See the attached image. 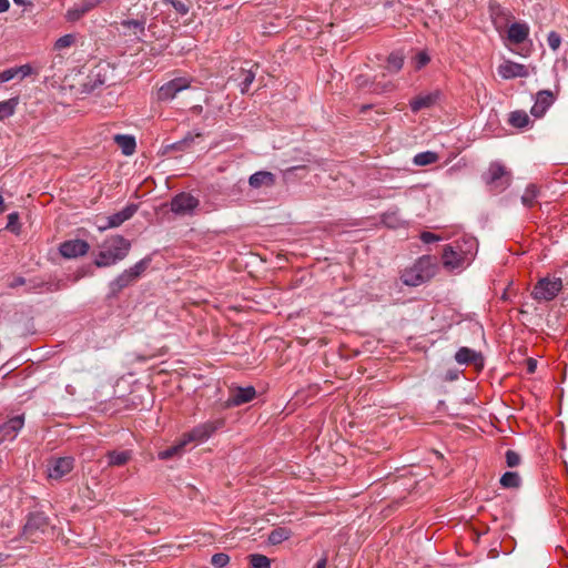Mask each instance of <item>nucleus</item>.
<instances>
[{
    "label": "nucleus",
    "instance_id": "f257e3e1",
    "mask_svg": "<svg viewBox=\"0 0 568 568\" xmlns=\"http://www.w3.org/2000/svg\"><path fill=\"white\" fill-rule=\"evenodd\" d=\"M477 250V240L465 235L444 246L442 254L443 266L450 272L463 270L474 260Z\"/></svg>",
    "mask_w": 568,
    "mask_h": 568
},
{
    "label": "nucleus",
    "instance_id": "f03ea898",
    "mask_svg": "<svg viewBox=\"0 0 568 568\" xmlns=\"http://www.w3.org/2000/svg\"><path fill=\"white\" fill-rule=\"evenodd\" d=\"M491 18L495 29L509 44H520L527 40L530 29L526 22L515 21L509 24L511 14L500 8L493 11Z\"/></svg>",
    "mask_w": 568,
    "mask_h": 568
},
{
    "label": "nucleus",
    "instance_id": "7ed1b4c3",
    "mask_svg": "<svg viewBox=\"0 0 568 568\" xmlns=\"http://www.w3.org/2000/svg\"><path fill=\"white\" fill-rule=\"evenodd\" d=\"M131 243L121 235H113L103 241L101 250L94 260L98 267H108L125 258Z\"/></svg>",
    "mask_w": 568,
    "mask_h": 568
},
{
    "label": "nucleus",
    "instance_id": "20e7f679",
    "mask_svg": "<svg viewBox=\"0 0 568 568\" xmlns=\"http://www.w3.org/2000/svg\"><path fill=\"white\" fill-rule=\"evenodd\" d=\"M436 272V258L423 255L410 267L402 272L400 280L407 286H418L434 277Z\"/></svg>",
    "mask_w": 568,
    "mask_h": 568
},
{
    "label": "nucleus",
    "instance_id": "39448f33",
    "mask_svg": "<svg viewBox=\"0 0 568 568\" xmlns=\"http://www.w3.org/2000/svg\"><path fill=\"white\" fill-rule=\"evenodd\" d=\"M224 425V418L206 420L193 427L190 432L184 433L181 437L185 442L186 446L189 444H201L207 440L215 432L223 428Z\"/></svg>",
    "mask_w": 568,
    "mask_h": 568
},
{
    "label": "nucleus",
    "instance_id": "423d86ee",
    "mask_svg": "<svg viewBox=\"0 0 568 568\" xmlns=\"http://www.w3.org/2000/svg\"><path fill=\"white\" fill-rule=\"evenodd\" d=\"M484 179L490 191L500 193L510 185L511 173L500 162H493Z\"/></svg>",
    "mask_w": 568,
    "mask_h": 568
},
{
    "label": "nucleus",
    "instance_id": "0eeeda50",
    "mask_svg": "<svg viewBox=\"0 0 568 568\" xmlns=\"http://www.w3.org/2000/svg\"><path fill=\"white\" fill-rule=\"evenodd\" d=\"M562 290V281L556 276L541 277L534 286L531 296L537 302L552 301Z\"/></svg>",
    "mask_w": 568,
    "mask_h": 568
},
{
    "label": "nucleus",
    "instance_id": "6e6552de",
    "mask_svg": "<svg viewBox=\"0 0 568 568\" xmlns=\"http://www.w3.org/2000/svg\"><path fill=\"white\" fill-rule=\"evenodd\" d=\"M191 80L187 78H175L162 84L156 91V100L160 102L171 101L176 94L189 89Z\"/></svg>",
    "mask_w": 568,
    "mask_h": 568
},
{
    "label": "nucleus",
    "instance_id": "1a4fd4ad",
    "mask_svg": "<svg viewBox=\"0 0 568 568\" xmlns=\"http://www.w3.org/2000/svg\"><path fill=\"white\" fill-rule=\"evenodd\" d=\"M200 201L190 193L181 192L171 201V211L180 215H191L199 206Z\"/></svg>",
    "mask_w": 568,
    "mask_h": 568
},
{
    "label": "nucleus",
    "instance_id": "9d476101",
    "mask_svg": "<svg viewBox=\"0 0 568 568\" xmlns=\"http://www.w3.org/2000/svg\"><path fill=\"white\" fill-rule=\"evenodd\" d=\"M499 77L504 80L529 77V68L525 64L504 60L497 68Z\"/></svg>",
    "mask_w": 568,
    "mask_h": 568
},
{
    "label": "nucleus",
    "instance_id": "9b49d317",
    "mask_svg": "<svg viewBox=\"0 0 568 568\" xmlns=\"http://www.w3.org/2000/svg\"><path fill=\"white\" fill-rule=\"evenodd\" d=\"M136 211H138V205L129 204L121 211L108 216L105 223L99 224L98 229H99V231L103 232L108 229L118 227L121 224H123L125 221L130 220L135 214Z\"/></svg>",
    "mask_w": 568,
    "mask_h": 568
},
{
    "label": "nucleus",
    "instance_id": "f8f14e48",
    "mask_svg": "<svg viewBox=\"0 0 568 568\" xmlns=\"http://www.w3.org/2000/svg\"><path fill=\"white\" fill-rule=\"evenodd\" d=\"M90 245L84 240H69L60 244L59 252L63 257L75 258L88 253Z\"/></svg>",
    "mask_w": 568,
    "mask_h": 568
},
{
    "label": "nucleus",
    "instance_id": "ddd939ff",
    "mask_svg": "<svg viewBox=\"0 0 568 568\" xmlns=\"http://www.w3.org/2000/svg\"><path fill=\"white\" fill-rule=\"evenodd\" d=\"M74 466V459L72 457H59L52 459L49 464V477L52 479H60L69 474Z\"/></svg>",
    "mask_w": 568,
    "mask_h": 568
},
{
    "label": "nucleus",
    "instance_id": "4468645a",
    "mask_svg": "<svg viewBox=\"0 0 568 568\" xmlns=\"http://www.w3.org/2000/svg\"><path fill=\"white\" fill-rule=\"evenodd\" d=\"M555 97L549 90H541L536 94V100L531 106L530 113L536 118H541L552 105Z\"/></svg>",
    "mask_w": 568,
    "mask_h": 568
},
{
    "label": "nucleus",
    "instance_id": "2eb2a0df",
    "mask_svg": "<svg viewBox=\"0 0 568 568\" xmlns=\"http://www.w3.org/2000/svg\"><path fill=\"white\" fill-rule=\"evenodd\" d=\"M256 396V390L253 386L237 387L231 390L230 397L226 402L229 407L240 406L253 400Z\"/></svg>",
    "mask_w": 568,
    "mask_h": 568
},
{
    "label": "nucleus",
    "instance_id": "dca6fc26",
    "mask_svg": "<svg viewBox=\"0 0 568 568\" xmlns=\"http://www.w3.org/2000/svg\"><path fill=\"white\" fill-rule=\"evenodd\" d=\"M24 425L23 415H18L10 418L8 422L0 426V439L1 440H13L18 433Z\"/></svg>",
    "mask_w": 568,
    "mask_h": 568
},
{
    "label": "nucleus",
    "instance_id": "f3484780",
    "mask_svg": "<svg viewBox=\"0 0 568 568\" xmlns=\"http://www.w3.org/2000/svg\"><path fill=\"white\" fill-rule=\"evenodd\" d=\"M50 527L48 517L44 513L36 511L28 516L24 524L23 532H45Z\"/></svg>",
    "mask_w": 568,
    "mask_h": 568
},
{
    "label": "nucleus",
    "instance_id": "a211bd4d",
    "mask_svg": "<svg viewBox=\"0 0 568 568\" xmlns=\"http://www.w3.org/2000/svg\"><path fill=\"white\" fill-rule=\"evenodd\" d=\"M38 73L31 64H22L20 67L9 68L0 72V83L8 82L13 79L23 80L24 78Z\"/></svg>",
    "mask_w": 568,
    "mask_h": 568
},
{
    "label": "nucleus",
    "instance_id": "6ab92c4d",
    "mask_svg": "<svg viewBox=\"0 0 568 568\" xmlns=\"http://www.w3.org/2000/svg\"><path fill=\"white\" fill-rule=\"evenodd\" d=\"M146 7L144 6V10L138 14V18L135 19H125L121 22V26L129 30L130 36H135L136 38H140L144 36L145 32V26L148 21V16L145 13Z\"/></svg>",
    "mask_w": 568,
    "mask_h": 568
},
{
    "label": "nucleus",
    "instance_id": "aec40b11",
    "mask_svg": "<svg viewBox=\"0 0 568 568\" xmlns=\"http://www.w3.org/2000/svg\"><path fill=\"white\" fill-rule=\"evenodd\" d=\"M248 184L253 189L271 187L275 184V175L268 171H258L250 176Z\"/></svg>",
    "mask_w": 568,
    "mask_h": 568
},
{
    "label": "nucleus",
    "instance_id": "412c9836",
    "mask_svg": "<svg viewBox=\"0 0 568 568\" xmlns=\"http://www.w3.org/2000/svg\"><path fill=\"white\" fill-rule=\"evenodd\" d=\"M437 99H438V92L420 94V95L414 98L409 102V106L413 112H418L423 109H427V108H430L432 105H434L435 102L437 101Z\"/></svg>",
    "mask_w": 568,
    "mask_h": 568
},
{
    "label": "nucleus",
    "instance_id": "4be33fe9",
    "mask_svg": "<svg viewBox=\"0 0 568 568\" xmlns=\"http://www.w3.org/2000/svg\"><path fill=\"white\" fill-rule=\"evenodd\" d=\"M114 142L121 149L122 153L126 156L132 155L136 149L135 138L128 134L114 135Z\"/></svg>",
    "mask_w": 568,
    "mask_h": 568
},
{
    "label": "nucleus",
    "instance_id": "5701e85b",
    "mask_svg": "<svg viewBox=\"0 0 568 568\" xmlns=\"http://www.w3.org/2000/svg\"><path fill=\"white\" fill-rule=\"evenodd\" d=\"M185 447H186V444L183 440V438L181 437L173 446H171L164 450H161L158 454V457L161 460H168V459H171L174 457H180L184 454Z\"/></svg>",
    "mask_w": 568,
    "mask_h": 568
},
{
    "label": "nucleus",
    "instance_id": "b1692460",
    "mask_svg": "<svg viewBox=\"0 0 568 568\" xmlns=\"http://www.w3.org/2000/svg\"><path fill=\"white\" fill-rule=\"evenodd\" d=\"M258 69V65L257 64H251L250 68H242L241 70V74H242V80L240 82V88H241V92L242 93H246L251 87V84L253 83L254 79H255V75H256V71Z\"/></svg>",
    "mask_w": 568,
    "mask_h": 568
},
{
    "label": "nucleus",
    "instance_id": "393cba45",
    "mask_svg": "<svg viewBox=\"0 0 568 568\" xmlns=\"http://www.w3.org/2000/svg\"><path fill=\"white\" fill-rule=\"evenodd\" d=\"M455 359L458 364L467 365L480 359V354L468 347H460L455 354Z\"/></svg>",
    "mask_w": 568,
    "mask_h": 568
},
{
    "label": "nucleus",
    "instance_id": "a878e982",
    "mask_svg": "<svg viewBox=\"0 0 568 568\" xmlns=\"http://www.w3.org/2000/svg\"><path fill=\"white\" fill-rule=\"evenodd\" d=\"M134 282V280L131 277V275L123 271L116 278H114L110 283V292L113 295H116L120 293L123 288L131 285Z\"/></svg>",
    "mask_w": 568,
    "mask_h": 568
},
{
    "label": "nucleus",
    "instance_id": "bb28decb",
    "mask_svg": "<svg viewBox=\"0 0 568 568\" xmlns=\"http://www.w3.org/2000/svg\"><path fill=\"white\" fill-rule=\"evenodd\" d=\"M132 458L131 450H121V452H109L108 453V464L109 466H123Z\"/></svg>",
    "mask_w": 568,
    "mask_h": 568
},
{
    "label": "nucleus",
    "instance_id": "cd10ccee",
    "mask_svg": "<svg viewBox=\"0 0 568 568\" xmlns=\"http://www.w3.org/2000/svg\"><path fill=\"white\" fill-rule=\"evenodd\" d=\"M509 124L517 129H525L528 126L530 119L525 111H514L509 114Z\"/></svg>",
    "mask_w": 568,
    "mask_h": 568
},
{
    "label": "nucleus",
    "instance_id": "c85d7f7f",
    "mask_svg": "<svg viewBox=\"0 0 568 568\" xmlns=\"http://www.w3.org/2000/svg\"><path fill=\"white\" fill-rule=\"evenodd\" d=\"M539 196V189L535 184H529L521 195V203L526 207H532Z\"/></svg>",
    "mask_w": 568,
    "mask_h": 568
},
{
    "label": "nucleus",
    "instance_id": "c756f323",
    "mask_svg": "<svg viewBox=\"0 0 568 568\" xmlns=\"http://www.w3.org/2000/svg\"><path fill=\"white\" fill-rule=\"evenodd\" d=\"M521 484L517 471H506L500 478V485L504 488H518Z\"/></svg>",
    "mask_w": 568,
    "mask_h": 568
},
{
    "label": "nucleus",
    "instance_id": "7c9ffc66",
    "mask_svg": "<svg viewBox=\"0 0 568 568\" xmlns=\"http://www.w3.org/2000/svg\"><path fill=\"white\" fill-rule=\"evenodd\" d=\"M438 160V154L435 153V152H432V151H425V152H420L418 154H416L414 156V164L418 165V166H424V165H429V164H433L435 162H437Z\"/></svg>",
    "mask_w": 568,
    "mask_h": 568
},
{
    "label": "nucleus",
    "instance_id": "2f4dec72",
    "mask_svg": "<svg viewBox=\"0 0 568 568\" xmlns=\"http://www.w3.org/2000/svg\"><path fill=\"white\" fill-rule=\"evenodd\" d=\"M17 104V98H12L7 101H0V120L11 116L14 113Z\"/></svg>",
    "mask_w": 568,
    "mask_h": 568
},
{
    "label": "nucleus",
    "instance_id": "473e14b6",
    "mask_svg": "<svg viewBox=\"0 0 568 568\" xmlns=\"http://www.w3.org/2000/svg\"><path fill=\"white\" fill-rule=\"evenodd\" d=\"M404 64V58L399 52H393L387 58V69L390 72H397Z\"/></svg>",
    "mask_w": 568,
    "mask_h": 568
},
{
    "label": "nucleus",
    "instance_id": "72a5a7b5",
    "mask_svg": "<svg viewBox=\"0 0 568 568\" xmlns=\"http://www.w3.org/2000/svg\"><path fill=\"white\" fill-rule=\"evenodd\" d=\"M248 561L252 568H271L270 559L261 554L250 555Z\"/></svg>",
    "mask_w": 568,
    "mask_h": 568
},
{
    "label": "nucleus",
    "instance_id": "f704fd0d",
    "mask_svg": "<svg viewBox=\"0 0 568 568\" xmlns=\"http://www.w3.org/2000/svg\"><path fill=\"white\" fill-rule=\"evenodd\" d=\"M75 43V36L74 34H64L62 37H60L55 42H54V50L57 51H62L64 49H68L70 48L71 45H73Z\"/></svg>",
    "mask_w": 568,
    "mask_h": 568
},
{
    "label": "nucleus",
    "instance_id": "c9c22d12",
    "mask_svg": "<svg viewBox=\"0 0 568 568\" xmlns=\"http://www.w3.org/2000/svg\"><path fill=\"white\" fill-rule=\"evenodd\" d=\"M148 264H149V262L146 260H141L125 271L131 275V277L134 281H136L139 278V276L146 270Z\"/></svg>",
    "mask_w": 568,
    "mask_h": 568
},
{
    "label": "nucleus",
    "instance_id": "e433bc0d",
    "mask_svg": "<svg viewBox=\"0 0 568 568\" xmlns=\"http://www.w3.org/2000/svg\"><path fill=\"white\" fill-rule=\"evenodd\" d=\"M430 61L429 55L425 51H419L413 58V65L416 70H420Z\"/></svg>",
    "mask_w": 568,
    "mask_h": 568
},
{
    "label": "nucleus",
    "instance_id": "4c0bfd02",
    "mask_svg": "<svg viewBox=\"0 0 568 568\" xmlns=\"http://www.w3.org/2000/svg\"><path fill=\"white\" fill-rule=\"evenodd\" d=\"M230 562V557L229 555L224 554V552H217V554H214L211 558V564L215 567V568H223L225 567L227 564Z\"/></svg>",
    "mask_w": 568,
    "mask_h": 568
},
{
    "label": "nucleus",
    "instance_id": "58836bf2",
    "mask_svg": "<svg viewBox=\"0 0 568 568\" xmlns=\"http://www.w3.org/2000/svg\"><path fill=\"white\" fill-rule=\"evenodd\" d=\"M162 1L165 3H170L174 8V10L181 16H185L190 11L189 4L184 3L183 1H180V0H162Z\"/></svg>",
    "mask_w": 568,
    "mask_h": 568
},
{
    "label": "nucleus",
    "instance_id": "ea45409f",
    "mask_svg": "<svg viewBox=\"0 0 568 568\" xmlns=\"http://www.w3.org/2000/svg\"><path fill=\"white\" fill-rule=\"evenodd\" d=\"M547 43L552 51H557L561 44V37L556 31H550L547 36Z\"/></svg>",
    "mask_w": 568,
    "mask_h": 568
},
{
    "label": "nucleus",
    "instance_id": "a19ab883",
    "mask_svg": "<svg viewBox=\"0 0 568 568\" xmlns=\"http://www.w3.org/2000/svg\"><path fill=\"white\" fill-rule=\"evenodd\" d=\"M520 460L521 458L516 452L510 449L506 452V464L508 467L513 468L518 466L520 464Z\"/></svg>",
    "mask_w": 568,
    "mask_h": 568
},
{
    "label": "nucleus",
    "instance_id": "79ce46f5",
    "mask_svg": "<svg viewBox=\"0 0 568 568\" xmlns=\"http://www.w3.org/2000/svg\"><path fill=\"white\" fill-rule=\"evenodd\" d=\"M419 237L426 244L438 242L440 240L438 235L428 231L422 232Z\"/></svg>",
    "mask_w": 568,
    "mask_h": 568
},
{
    "label": "nucleus",
    "instance_id": "37998d69",
    "mask_svg": "<svg viewBox=\"0 0 568 568\" xmlns=\"http://www.w3.org/2000/svg\"><path fill=\"white\" fill-rule=\"evenodd\" d=\"M288 538V535H268V544L277 545Z\"/></svg>",
    "mask_w": 568,
    "mask_h": 568
},
{
    "label": "nucleus",
    "instance_id": "c03bdc74",
    "mask_svg": "<svg viewBox=\"0 0 568 568\" xmlns=\"http://www.w3.org/2000/svg\"><path fill=\"white\" fill-rule=\"evenodd\" d=\"M24 284H26V280L21 276H18V277L13 278L12 282H10L9 286L11 288H16V287L24 285Z\"/></svg>",
    "mask_w": 568,
    "mask_h": 568
},
{
    "label": "nucleus",
    "instance_id": "a18cd8bd",
    "mask_svg": "<svg viewBox=\"0 0 568 568\" xmlns=\"http://www.w3.org/2000/svg\"><path fill=\"white\" fill-rule=\"evenodd\" d=\"M10 9L9 0H0V13L7 12Z\"/></svg>",
    "mask_w": 568,
    "mask_h": 568
},
{
    "label": "nucleus",
    "instance_id": "49530a36",
    "mask_svg": "<svg viewBox=\"0 0 568 568\" xmlns=\"http://www.w3.org/2000/svg\"><path fill=\"white\" fill-rule=\"evenodd\" d=\"M537 363L535 359L529 358L528 359V372L534 373L536 369Z\"/></svg>",
    "mask_w": 568,
    "mask_h": 568
},
{
    "label": "nucleus",
    "instance_id": "de8ad7c7",
    "mask_svg": "<svg viewBox=\"0 0 568 568\" xmlns=\"http://www.w3.org/2000/svg\"><path fill=\"white\" fill-rule=\"evenodd\" d=\"M8 220H9L8 226H10L11 224H13L18 220V213L9 214Z\"/></svg>",
    "mask_w": 568,
    "mask_h": 568
},
{
    "label": "nucleus",
    "instance_id": "09e8293b",
    "mask_svg": "<svg viewBox=\"0 0 568 568\" xmlns=\"http://www.w3.org/2000/svg\"><path fill=\"white\" fill-rule=\"evenodd\" d=\"M42 286H43V283H37V284H36V283H33V284H30V285L28 286L27 291H28V292H32V291H34V290H37V288L42 287Z\"/></svg>",
    "mask_w": 568,
    "mask_h": 568
},
{
    "label": "nucleus",
    "instance_id": "8fccbe9b",
    "mask_svg": "<svg viewBox=\"0 0 568 568\" xmlns=\"http://www.w3.org/2000/svg\"><path fill=\"white\" fill-rule=\"evenodd\" d=\"M326 558H321L317 562H316V566L315 568H326Z\"/></svg>",
    "mask_w": 568,
    "mask_h": 568
},
{
    "label": "nucleus",
    "instance_id": "3c124183",
    "mask_svg": "<svg viewBox=\"0 0 568 568\" xmlns=\"http://www.w3.org/2000/svg\"><path fill=\"white\" fill-rule=\"evenodd\" d=\"M13 2L19 6H24L27 3L26 0H13Z\"/></svg>",
    "mask_w": 568,
    "mask_h": 568
},
{
    "label": "nucleus",
    "instance_id": "603ef678",
    "mask_svg": "<svg viewBox=\"0 0 568 568\" xmlns=\"http://www.w3.org/2000/svg\"><path fill=\"white\" fill-rule=\"evenodd\" d=\"M3 197L0 195V212H3Z\"/></svg>",
    "mask_w": 568,
    "mask_h": 568
},
{
    "label": "nucleus",
    "instance_id": "864d4df0",
    "mask_svg": "<svg viewBox=\"0 0 568 568\" xmlns=\"http://www.w3.org/2000/svg\"><path fill=\"white\" fill-rule=\"evenodd\" d=\"M516 54H519V55H521V57H525V53L519 52V51H516Z\"/></svg>",
    "mask_w": 568,
    "mask_h": 568
},
{
    "label": "nucleus",
    "instance_id": "5fc2aeb1",
    "mask_svg": "<svg viewBox=\"0 0 568 568\" xmlns=\"http://www.w3.org/2000/svg\"><path fill=\"white\" fill-rule=\"evenodd\" d=\"M516 54H519V55H521V57H525V53L519 52V51H516Z\"/></svg>",
    "mask_w": 568,
    "mask_h": 568
},
{
    "label": "nucleus",
    "instance_id": "6e6d98bb",
    "mask_svg": "<svg viewBox=\"0 0 568 568\" xmlns=\"http://www.w3.org/2000/svg\"><path fill=\"white\" fill-rule=\"evenodd\" d=\"M516 54H519V55H521V57H525V53L519 52V51H516Z\"/></svg>",
    "mask_w": 568,
    "mask_h": 568
},
{
    "label": "nucleus",
    "instance_id": "4d7b16f0",
    "mask_svg": "<svg viewBox=\"0 0 568 568\" xmlns=\"http://www.w3.org/2000/svg\"><path fill=\"white\" fill-rule=\"evenodd\" d=\"M479 536H480V535H476V537L474 538V540H475L476 542L478 541Z\"/></svg>",
    "mask_w": 568,
    "mask_h": 568
},
{
    "label": "nucleus",
    "instance_id": "13d9d810",
    "mask_svg": "<svg viewBox=\"0 0 568 568\" xmlns=\"http://www.w3.org/2000/svg\"><path fill=\"white\" fill-rule=\"evenodd\" d=\"M275 532H281V531L277 529L272 530V534H275Z\"/></svg>",
    "mask_w": 568,
    "mask_h": 568
}]
</instances>
